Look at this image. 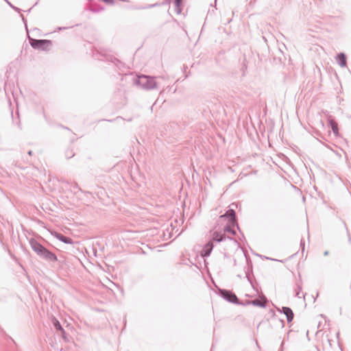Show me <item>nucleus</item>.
I'll return each mask as SVG.
<instances>
[{
  "instance_id": "f257e3e1",
  "label": "nucleus",
  "mask_w": 351,
  "mask_h": 351,
  "mask_svg": "<svg viewBox=\"0 0 351 351\" xmlns=\"http://www.w3.org/2000/svg\"><path fill=\"white\" fill-rule=\"evenodd\" d=\"M29 245L32 250L41 259L48 263H55L58 261L57 256L47 248L41 245L38 241L34 239H31L29 241Z\"/></svg>"
},
{
  "instance_id": "f03ea898",
  "label": "nucleus",
  "mask_w": 351,
  "mask_h": 351,
  "mask_svg": "<svg viewBox=\"0 0 351 351\" xmlns=\"http://www.w3.org/2000/svg\"><path fill=\"white\" fill-rule=\"evenodd\" d=\"M226 239H229L230 241H234V243H237V241L236 239L230 237H226L224 233H221L218 231H214L212 234V240L208 241L204 247L201 252V256L202 257H208L212 250L214 247L213 241L215 242H221Z\"/></svg>"
},
{
  "instance_id": "7ed1b4c3",
  "label": "nucleus",
  "mask_w": 351,
  "mask_h": 351,
  "mask_svg": "<svg viewBox=\"0 0 351 351\" xmlns=\"http://www.w3.org/2000/svg\"><path fill=\"white\" fill-rule=\"evenodd\" d=\"M134 84L139 88L145 90H152L156 88L157 83L155 77L149 75H142L134 79Z\"/></svg>"
},
{
  "instance_id": "20e7f679",
  "label": "nucleus",
  "mask_w": 351,
  "mask_h": 351,
  "mask_svg": "<svg viewBox=\"0 0 351 351\" xmlns=\"http://www.w3.org/2000/svg\"><path fill=\"white\" fill-rule=\"evenodd\" d=\"M30 45L35 49H40L42 51H49L52 45V41L47 39H35L32 38L29 36Z\"/></svg>"
},
{
  "instance_id": "39448f33",
  "label": "nucleus",
  "mask_w": 351,
  "mask_h": 351,
  "mask_svg": "<svg viewBox=\"0 0 351 351\" xmlns=\"http://www.w3.org/2000/svg\"><path fill=\"white\" fill-rule=\"evenodd\" d=\"M218 294L223 298L225 300L228 302L234 304H243L237 298V296L231 291L223 289H218Z\"/></svg>"
},
{
  "instance_id": "423d86ee",
  "label": "nucleus",
  "mask_w": 351,
  "mask_h": 351,
  "mask_svg": "<svg viewBox=\"0 0 351 351\" xmlns=\"http://www.w3.org/2000/svg\"><path fill=\"white\" fill-rule=\"evenodd\" d=\"M220 218H227L228 219V222L233 226H236L237 228L241 232L240 228L238 225L236 213L234 209L230 208L228 209L223 215L220 216Z\"/></svg>"
},
{
  "instance_id": "0eeeda50",
  "label": "nucleus",
  "mask_w": 351,
  "mask_h": 351,
  "mask_svg": "<svg viewBox=\"0 0 351 351\" xmlns=\"http://www.w3.org/2000/svg\"><path fill=\"white\" fill-rule=\"evenodd\" d=\"M328 121V124H329L330 127L331 128L334 135L336 137H339L340 136V134L339 132V127H338L337 123L331 117H329Z\"/></svg>"
},
{
  "instance_id": "6e6552de",
  "label": "nucleus",
  "mask_w": 351,
  "mask_h": 351,
  "mask_svg": "<svg viewBox=\"0 0 351 351\" xmlns=\"http://www.w3.org/2000/svg\"><path fill=\"white\" fill-rule=\"evenodd\" d=\"M336 61L341 67L347 66V57L344 53H339L336 56Z\"/></svg>"
},
{
  "instance_id": "1a4fd4ad",
  "label": "nucleus",
  "mask_w": 351,
  "mask_h": 351,
  "mask_svg": "<svg viewBox=\"0 0 351 351\" xmlns=\"http://www.w3.org/2000/svg\"><path fill=\"white\" fill-rule=\"evenodd\" d=\"M280 312L286 315L287 320L288 322H291L293 320L294 315L291 308L287 306H283Z\"/></svg>"
},
{
  "instance_id": "9d476101",
  "label": "nucleus",
  "mask_w": 351,
  "mask_h": 351,
  "mask_svg": "<svg viewBox=\"0 0 351 351\" xmlns=\"http://www.w3.org/2000/svg\"><path fill=\"white\" fill-rule=\"evenodd\" d=\"M260 298L262 300L261 302L258 300H251L252 305L261 307V308H265L266 306V302H267V300L266 297L263 295H261L260 297Z\"/></svg>"
},
{
  "instance_id": "9b49d317",
  "label": "nucleus",
  "mask_w": 351,
  "mask_h": 351,
  "mask_svg": "<svg viewBox=\"0 0 351 351\" xmlns=\"http://www.w3.org/2000/svg\"><path fill=\"white\" fill-rule=\"evenodd\" d=\"M54 236L59 241L63 242L64 243H66V244H72L73 243V240L71 238H70L69 237H66L61 233L56 232Z\"/></svg>"
},
{
  "instance_id": "f8f14e48",
  "label": "nucleus",
  "mask_w": 351,
  "mask_h": 351,
  "mask_svg": "<svg viewBox=\"0 0 351 351\" xmlns=\"http://www.w3.org/2000/svg\"><path fill=\"white\" fill-rule=\"evenodd\" d=\"M247 69V60L245 58H244L242 62L241 67L240 69L242 77H245L246 75Z\"/></svg>"
},
{
  "instance_id": "ddd939ff",
  "label": "nucleus",
  "mask_w": 351,
  "mask_h": 351,
  "mask_svg": "<svg viewBox=\"0 0 351 351\" xmlns=\"http://www.w3.org/2000/svg\"><path fill=\"white\" fill-rule=\"evenodd\" d=\"M234 226L229 223V222L223 228L224 232H228L233 235L236 234V231L233 229Z\"/></svg>"
},
{
  "instance_id": "4468645a",
  "label": "nucleus",
  "mask_w": 351,
  "mask_h": 351,
  "mask_svg": "<svg viewBox=\"0 0 351 351\" xmlns=\"http://www.w3.org/2000/svg\"><path fill=\"white\" fill-rule=\"evenodd\" d=\"M52 324L57 331L60 332L61 330H62L63 328L62 325L56 317H53Z\"/></svg>"
},
{
  "instance_id": "2eb2a0df",
  "label": "nucleus",
  "mask_w": 351,
  "mask_h": 351,
  "mask_svg": "<svg viewBox=\"0 0 351 351\" xmlns=\"http://www.w3.org/2000/svg\"><path fill=\"white\" fill-rule=\"evenodd\" d=\"M104 60L113 62L117 66H119V64H121V62L118 59L113 56H106Z\"/></svg>"
},
{
  "instance_id": "dca6fc26",
  "label": "nucleus",
  "mask_w": 351,
  "mask_h": 351,
  "mask_svg": "<svg viewBox=\"0 0 351 351\" xmlns=\"http://www.w3.org/2000/svg\"><path fill=\"white\" fill-rule=\"evenodd\" d=\"M245 277L247 279V280L250 282V283L251 284L253 289L256 290V288H255L254 283H253V282L250 278V268L249 267H247V270H245ZM256 291L258 292L257 289H256Z\"/></svg>"
},
{
  "instance_id": "f3484780",
  "label": "nucleus",
  "mask_w": 351,
  "mask_h": 351,
  "mask_svg": "<svg viewBox=\"0 0 351 351\" xmlns=\"http://www.w3.org/2000/svg\"><path fill=\"white\" fill-rule=\"evenodd\" d=\"M74 156H75V154L72 149H69L66 150L65 156L66 158H68V159L71 158Z\"/></svg>"
},
{
  "instance_id": "a211bd4d",
  "label": "nucleus",
  "mask_w": 351,
  "mask_h": 351,
  "mask_svg": "<svg viewBox=\"0 0 351 351\" xmlns=\"http://www.w3.org/2000/svg\"><path fill=\"white\" fill-rule=\"evenodd\" d=\"M60 332L61 334V336H62V339L64 340V341H66V342L69 341V338H68V337L66 335V332H65L64 328H62V330H61L60 331Z\"/></svg>"
},
{
  "instance_id": "6ab92c4d",
  "label": "nucleus",
  "mask_w": 351,
  "mask_h": 351,
  "mask_svg": "<svg viewBox=\"0 0 351 351\" xmlns=\"http://www.w3.org/2000/svg\"><path fill=\"white\" fill-rule=\"evenodd\" d=\"M302 290V287L299 285H297V288L295 289V296L300 298V293Z\"/></svg>"
},
{
  "instance_id": "aec40b11",
  "label": "nucleus",
  "mask_w": 351,
  "mask_h": 351,
  "mask_svg": "<svg viewBox=\"0 0 351 351\" xmlns=\"http://www.w3.org/2000/svg\"><path fill=\"white\" fill-rule=\"evenodd\" d=\"M7 1V3L10 5V6L15 11L18 12H20L21 11V9H19V8L17 7H15L14 5H12L8 1L5 0Z\"/></svg>"
},
{
  "instance_id": "412c9836",
  "label": "nucleus",
  "mask_w": 351,
  "mask_h": 351,
  "mask_svg": "<svg viewBox=\"0 0 351 351\" xmlns=\"http://www.w3.org/2000/svg\"><path fill=\"white\" fill-rule=\"evenodd\" d=\"M175 5L176 7H180L182 3V0H175Z\"/></svg>"
},
{
  "instance_id": "4be33fe9",
  "label": "nucleus",
  "mask_w": 351,
  "mask_h": 351,
  "mask_svg": "<svg viewBox=\"0 0 351 351\" xmlns=\"http://www.w3.org/2000/svg\"><path fill=\"white\" fill-rule=\"evenodd\" d=\"M158 5V3H154V4H149V5H146L145 7H144L143 8H154V7H156Z\"/></svg>"
},
{
  "instance_id": "5701e85b",
  "label": "nucleus",
  "mask_w": 351,
  "mask_h": 351,
  "mask_svg": "<svg viewBox=\"0 0 351 351\" xmlns=\"http://www.w3.org/2000/svg\"><path fill=\"white\" fill-rule=\"evenodd\" d=\"M103 10H104V8L102 7H99V8H98L97 9H91V10L93 12H100V11H101Z\"/></svg>"
},
{
  "instance_id": "b1692460",
  "label": "nucleus",
  "mask_w": 351,
  "mask_h": 351,
  "mask_svg": "<svg viewBox=\"0 0 351 351\" xmlns=\"http://www.w3.org/2000/svg\"><path fill=\"white\" fill-rule=\"evenodd\" d=\"M175 10H176V12L177 14H180V13H181V12H182L181 5H180V7H176Z\"/></svg>"
},
{
  "instance_id": "393cba45",
  "label": "nucleus",
  "mask_w": 351,
  "mask_h": 351,
  "mask_svg": "<svg viewBox=\"0 0 351 351\" xmlns=\"http://www.w3.org/2000/svg\"><path fill=\"white\" fill-rule=\"evenodd\" d=\"M243 304L242 305H252V303H251V300H246L244 303L243 302H241Z\"/></svg>"
},
{
  "instance_id": "a878e982",
  "label": "nucleus",
  "mask_w": 351,
  "mask_h": 351,
  "mask_svg": "<svg viewBox=\"0 0 351 351\" xmlns=\"http://www.w3.org/2000/svg\"><path fill=\"white\" fill-rule=\"evenodd\" d=\"M21 17H22V20H23V23H25V27H26V29H27V21H26V19L24 18L23 15H22V14H21Z\"/></svg>"
},
{
  "instance_id": "bb28decb",
  "label": "nucleus",
  "mask_w": 351,
  "mask_h": 351,
  "mask_svg": "<svg viewBox=\"0 0 351 351\" xmlns=\"http://www.w3.org/2000/svg\"><path fill=\"white\" fill-rule=\"evenodd\" d=\"M300 246L302 247V250H304V241L303 239H302L301 241H300Z\"/></svg>"
},
{
  "instance_id": "cd10ccee",
  "label": "nucleus",
  "mask_w": 351,
  "mask_h": 351,
  "mask_svg": "<svg viewBox=\"0 0 351 351\" xmlns=\"http://www.w3.org/2000/svg\"><path fill=\"white\" fill-rule=\"evenodd\" d=\"M66 29V27H58V30H59V31L60 30H62V29Z\"/></svg>"
},
{
  "instance_id": "c85d7f7f",
  "label": "nucleus",
  "mask_w": 351,
  "mask_h": 351,
  "mask_svg": "<svg viewBox=\"0 0 351 351\" xmlns=\"http://www.w3.org/2000/svg\"><path fill=\"white\" fill-rule=\"evenodd\" d=\"M328 254V251H325V252H324V256H327Z\"/></svg>"
},
{
  "instance_id": "c756f323",
  "label": "nucleus",
  "mask_w": 351,
  "mask_h": 351,
  "mask_svg": "<svg viewBox=\"0 0 351 351\" xmlns=\"http://www.w3.org/2000/svg\"><path fill=\"white\" fill-rule=\"evenodd\" d=\"M223 256H224V258H228V255L226 253L224 254Z\"/></svg>"
},
{
  "instance_id": "7c9ffc66",
  "label": "nucleus",
  "mask_w": 351,
  "mask_h": 351,
  "mask_svg": "<svg viewBox=\"0 0 351 351\" xmlns=\"http://www.w3.org/2000/svg\"><path fill=\"white\" fill-rule=\"evenodd\" d=\"M28 154H29V155H32V151H31V150H30V151H29V152H28Z\"/></svg>"
},
{
  "instance_id": "2f4dec72",
  "label": "nucleus",
  "mask_w": 351,
  "mask_h": 351,
  "mask_svg": "<svg viewBox=\"0 0 351 351\" xmlns=\"http://www.w3.org/2000/svg\"><path fill=\"white\" fill-rule=\"evenodd\" d=\"M237 277H239V278H242V276H241V275H240V274H238V275H237Z\"/></svg>"
},
{
  "instance_id": "473e14b6",
  "label": "nucleus",
  "mask_w": 351,
  "mask_h": 351,
  "mask_svg": "<svg viewBox=\"0 0 351 351\" xmlns=\"http://www.w3.org/2000/svg\"><path fill=\"white\" fill-rule=\"evenodd\" d=\"M320 123L322 124V126H324V123H323V121H320Z\"/></svg>"
},
{
  "instance_id": "72a5a7b5",
  "label": "nucleus",
  "mask_w": 351,
  "mask_h": 351,
  "mask_svg": "<svg viewBox=\"0 0 351 351\" xmlns=\"http://www.w3.org/2000/svg\"><path fill=\"white\" fill-rule=\"evenodd\" d=\"M234 265H235L237 263V261L235 259L234 260Z\"/></svg>"
}]
</instances>
